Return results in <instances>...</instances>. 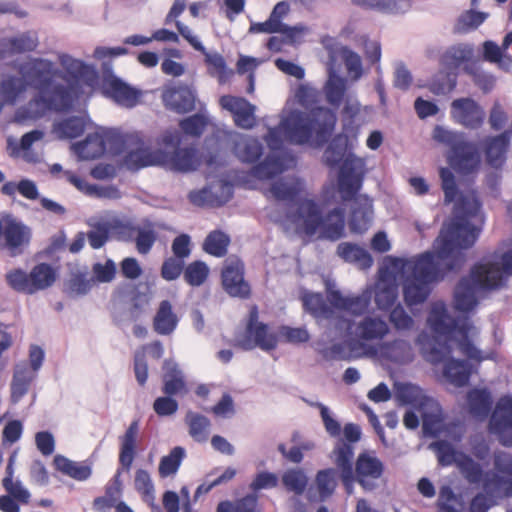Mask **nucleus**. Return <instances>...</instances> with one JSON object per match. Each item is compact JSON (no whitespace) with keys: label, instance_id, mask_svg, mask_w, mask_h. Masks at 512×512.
Here are the masks:
<instances>
[{"label":"nucleus","instance_id":"obj_35","mask_svg":"<svg viewBox=\"0 0 512 512\" xmlns=\"http://www.w3.org/2000/svg\"><path fill=\"white\" fill-rule=\"evenodd\" d=\"M389 332L386 321L378 317L366 316L356 327L357 336L366 341L381 340Z\"/></svg>","mask_w":512,"mask_h":512},{"label":"nucleus","instance_id":"obj_7","mask_svg":"<svg viewBox=\"0 0 512 512\" xmlns=\"http://www.w3.org/2000/svg\"><path fill=\"white\" fill-rule=\"evenodd\" d=\"M6 283L14 291L34 295L51 287L57 279V271L49 263H38L27 272L22 268H15L5 275Z\"/></svg>","mask_w":512,"mask_h":512},{"label":"nucleus","instance_id":"obj_52","mask_svg":"<svg viewBox=\"0 0 512 512\" xmlns=\"http://www.w3.org/2000/svg\"><path fill=\"white\" fill-rule=\"evenodd\" d=\"M230 237L222 230H213L203 242V250L209 255L223 257L227 254Z\"/></svg>","mask_w":512,"mask_h":512},{"label":"nucleus","instance_id":"obj_28","mask_svg":"<svg viewBox=\"0 0 512 512\" xmlns=\"http://www.w3.org/2000/svg\"><path fill=\"white\" fill-rule=\"evenodd\" d=\"M336 254L345 262L354 264L362 270H367L373 265L371 254L365 248L352 242H341L337 246Z\"/></svg>","mask_w":512,"mask_h":512},{"label":"nucleus","instance_id":"obj_34","mask_svg":"<svg viewBox=\"0 0 512 512\" xmlns=\"http://www.w3.org/2000/svg\"><path fill=\"white\" fill-rule=\"evenodd\" d=\"M420 349L423 357L431 364H439L443 362L447 355L451 353V347L448 342L438 337H427L422 339L419 337Z\"/></svg>","mask_w":512,"mask_h":512},{"label":"nucleus","instance_id":"obj_36","mask_svg":"<svg viewBox=\"0 0 512 512\" xmlns=\"http://www.w3.org/2000/svg\"><path fill=\"white\" fill-rule=\"evenodd\" d=\"M431 293L430 283L417 281L407 276L403 282V296L408 306H414L426 301Z\"/></svg>","mask_w":512,"mask_h":512},{"label":"nucleus","instance_id":"obj_31","mask_svg":"<svg viewBox=\"0 0 512 512\" xmlns=\"http://www.w3.org/2000/svg\"><path fill=\"white\" fill-rule=\"evenodd\" d=\"M37 373L30 370L26 363L17 364L11 382V402L18 403L28 392Z\"/></svg>","mask_w":512,"mask_h":512},{"label":"nucleus","instance_id":"obj_57","mask_svg":"<svg viewBox=\"0 0 512 512\" xmlns=\"http://www.w3.org/2000/svg\"><path fill=\"white\" fill-rule=\"evenodd\" d=\"M185 421L189 426L190 436L197 442H204L208 437V428L211 423L210 420L199 413L188 411Z\"/></svg>","mask_w":512,"mask_h":512},{"label":"nucleus","instance_id":"obj_17","mask_svg":"<svg viewBox=\"0 0 512 512\" xmlns=\"http://www.w3.org/2000/svg\"><path fill=\"white\" fill-rule=\"evenodd\" d=\"M448 161L457 173L467 176L479 169L481 158L476 145L464 140L449 154Z\"/></svg>","mask_w":512,"mask_h":512},{"label":"nucleus","instance_id":"obj_9","mask_svg":"<svg viewBox=\"0 0 512 512\" xmlns=\"http://www.w3.org/2000/svg\"><path fill=\"white\" fill-rule=\"evenodd\" d=\"M0 237L4 238V248L8 250L9 255L17 257L29 246L32 231L21 220L6 213L0 217Z\"/></svg>","mask_w":512,"mask_h":512},{"label":"nucleus","instance_id":"obj_64","mask_svg":"<svg viewBox=\"0 0 512 512\" xmlns=\"http://www.w3.org/2000/svg\"><path fill=\"white\" fill-rule=\"evenodd\" d=\"M488 17L487 13L475 11L473 9L465 11L457 19L454 25V31L457 33H466L479 27Z\"/></svg>","mask_w":512,"mask_h":512},{"label":"nucleus","instance_id":"obj_37","mask_svg":"<svg viewBox=\"0 0 512 512\" xmlns=\"http://www.w3.org/2000/svg\"><path fill=\"white\" fill-rule=\"evenodd\" d=\"M138 430V421H133L127 428L125 434L121 437L119 462L126 470L131 468L135 457Z\"/></svg>","mask_w":512,"mask_h":512},{"label":"nucleus","instance_id":"obj_27","mask_svg":"<svg viewBox=\"0 0 512 512\" xmlns=\"http://www.w3.org/2000/svg\"><path fill=\"white\" fill-rule=\"evenodd\" d=\"M379 351L382 358L397 364H408L414 358L410 342L404 339L382 342Z\"/></svg>","mask_w":512,"mask_h":512},{"label":"nucleus","instance_id":"obj_23","mask_svg":"<svg viewBox=\"0 0 512 512\" xmlns=\"http://www.w3.org/2000/svg\"><path fill=\"white\" fill-rule=\"evenodd\" d=\"M161 163L177 172H189L197 169V151L194 147H177L172 153L161 151Z\"/></svg>","mask_w":512,"mask_h":512},{"label":"nucleus","instance_id":"obj_19","mask_svg":"<svg viewBox=\"0 0 512 512\" xmlns=\"http://www.w3.org/2000/svg\"><path fill=\"white\" fill-rule=\"evenodd\" d=\"M221 106L232 113L236 126L251 129L256 124V107L243 97L224 95L220 98Z\"/></svg>","mask_w":512,"mask_h":512},{"label":"nucleus","instance_id":"obj_24","mask_svg":"<svg viewBox=\"0 0 512 512\" xmlns=\"http://www.w3.org/2000/svg\"><path fill=\"white\" fill-rule=\"evenodd\" d=\"M466 401L470 415L483 421L491 414L493 398L487 388H472L466 394Z\"/></svg>","mask_w":512,"mask_h":512},{"label":"nucleus","instance_id":"obj_6","mask_svg":"<svg viewBox=\"0 0 512 512\" xmlns=\"http://www.w3.org/2000/svg\"><path fill=\"white\" fill-rule=\"evenodd\" d=\"M399 397L404 403L417 407L422 418L424 437L436 438L445 429V417L437 400L423 394L418 388L406 385L399 391Z\"/></svg>","mask_w":512,"mask_h":512},{"label":"nucleus","instance_id":"obj_12","mask_svg":"<svg viewBox=\"0 0 512 512\" xmlns=\"http://www.w3.org/2000/svg\"><path fill=\"white\" fill-rule=\"evenodd\" d=\"M161 96L166 109L177 114H187L196 109L197 92L188 85H166Z\"/></svg>","mask_w":512,"mask_h":512},{"label":"nucleus","instance_id":"obj_15","mask_svg":"<svg viewBox=\"0 0 512 512\" xmlns=\"http://www.w3.org/2000/svg\"><path fill=\"white\" fill-rule=\"evenodd\" d=\"M224 291L233 298L248 299L251 296V286L244 278V264L236 260L226 265L221 272Z\"/></svg>","mask_w":512,"mask_h":512},{"label":"nucleus","instance_id":"obj_21","mask_svg":"<svg viewBox=\"0 0 512 512\" xmlns=\"http://www.w3.org/2000/svg\"><path fill=\"white\" fill-rule=\"evenodd\" d=\"M470 275L476 277L481 283L482 291L496 290L504 287L507 276L502 266L497 263L476 264L470 270Z\"/></svg>","mask_w":512,"mask_h":512},{"label":"nucleus","instance_id":"obj_45","mask_svg":"<svg viewBox=\"0 0 512 512\" xmlns=\"http://www.w3.org/2000/svg\"><path fill=\"white\" fill-rule=\"evenodd\" d=\"M27 87L22 76L8 75L0 83V96L4 103L14 105Z\"/></svg>","mask_w":512,"mask_h":512},{"label":"nucleus","instance_id":"obj_32","mask_svg":"<svg viewBox=\"0 0 512 512\" xmlns=\"http://www.w3.org/2000/svg\"><path fill=\"white\" fill-rule=\"evenodd\" d=\"M443 374L452 385L464 387L469 384L472 365L466 360L450 357L445 362Z\"/></svg>","mask_w":512,"mask_h":512},{"label":"nucleus","instance_id":"obj_49","mask_svg":"<svg viewBox=\"0 0 512 512\" xmlns=\"http://www.w3.org/2000/svg\"><path fill=\"white\" fill-rule=\"evenodd\" d=\"M284 171L282 159L277 155H267L265 159L253 166L252 175L259 180H268Z\"/></svg>","mask_w":512,"mask_h":512},{"label":"nucleus","instance_id":"obj_47","mask_svg":"<svg viewBox=\"0 0 512 512\" xmlns=\"http://www.w3.org/2000/svg\"><path fill=\"white\" fill-rule=\"evenodd\" d=\"M157 240V232L155 225L149 219H143L142 224L138 225L134 242L138 253L142 255L148 254Z\"/></svg>","mask_w":512,"mask_h":512},{"label":"nucleus","instance_id":"obj_14","mask_svg":"<svg viewBox=\"0 0 512 512\" xmlns=\"http://www.w3.org/2000/svg\"><path fill=\"white\" fill-rule=\"evenodd\" d=\"M130 288V306L127 309L113 306L112 319L119 327L137 322L147 311L150 303L149 296L141 292L137 286L126 285Z\"/></svg>","mask_w":512,"mask_h":512},{"label":"nucleus","instance_id":"obj_63","mask_svg":"<svg viewBox=\"0 0 512 512\" xmlns=\"http://www.w3.org/2000/svg\"><path fill=\"white\" fill-rule=\"evenodd\" d=\"M209 275V267L208 265L201 260H196L189 263L184 268V280L190 286L198 287L201 286Z\"/></svg>","mask_w":512,"mask_h":512},{"label":"nucleus","instance_id":"obj_3","mask_svg":"<svg viewBox=\"0 0 512 512\" xmlns=\"http://www.w3.org/2000/svg\"><path fill=\"white\" fill-rule=\"evenodd\" d=\"M336 123L333 109L315 106L308 111L291 110L281 121V127L290 144L305 145L314 141L317 146H323L329 141Z\"/></svg>","mask_w":512,"mask_h":512},{"label":"nucleus","instance_id":"obj_50","mask_svg":"<svg viewBox=\"0 0 512 512\" xmlns=\"http://www.w3.org/2000/svg\"><path fill=\"white\" fill-rule=\"evenodd\" d=\"M105 145V153L118 156L125 151L127 144L134 139L132 135H124L117 129H104L101 131Z\"/></svg>","mask_w":512,"mask_h":512},{"label":"nucleus","instance_id":"obj_44","mask_svg":"<svg viewBox=\"0 0 512 512\" xmlns=\"http://www.w3.org/2000/svg\"><path fill=\"white\" fill-rule=\"evenodd\" d=\"M346 91L347 80L335 73H331L325 83L324 93L326 101L335 108V112L345 100Z\"/></svg>","mask_w":512,"mask_h":512},{"label":"nucleus","instance_id":"obj_20","mask_svg":"<svg viewBox=\"0 0 512 512\" xmlns=\"http://www.w3.org/2000/svg\"><path fill=\"white\" fill-rule=\"evenodd\" d=\"M351 212L349 217V228L352 233H365L373 220V202L366 195L357 194L350 200Z\"/></svg>","mask_w":512,"mask_h":512},{"label":"nucleus","instance_id":"obj_18","mask_svg":"<svg viewBox=\"0 0 512 512\" xmlns=\"http://www.w3.org/2000/svg\"><path fill=\"white\" fill-rule=\"evenodd\" d=\"M480 281L470 275L462 277L455 286L453 304L455 310L469 314L478 305L477 293L481 292Z\"/></svg>","mask_w":512,"mask_h":512},{"label":"nucleus","instance_id":"obj_59","mask_svg":"<svg viewBox=\"0 0 512 512\" xmlns=\"http://www.w3.org/2000/svg\"><path fill=\"white\" fill-rule=\"evenodd\" d=\"M216 512H260L257 508V498L246 495L237 501L223 500L216 507Z\"/></svg>","mask_w":512,"mask_h":512},{"label":"nucleus","instance_id":"obj_61","mask_svg":"<svg viewBox=\"0 0 512 512\" xmlns=\"http://www.w3.org/2000/svg\"><path fill=\"white\" fill-rule=\"evenodd\" d=\"M282 484L288 492L302 495L308 484V477L301 469H289L282 475Z\"/></svg>","mask_w":512,"mask_h":512},{"label":"nucleus","instance_id":"obj_55","mask_svg":"<svg viewBox=\"0 0 512 512\" xmlns=\"http://www.w3.org/2000/svg\"><path fill=\"white\" fill-rule=\"evenodd\" d=\"M205 57V63L208 65V72L211 76H217L220 84H224L233 71L227 68L224 57L218 52L210 53L205 48L204 52H201Z\"/></svg>","mask_w":512,"mask_h":512},{"label":"nucleus","instance_id":"obj_38","mask_svg":"<svg viewBox=\"0 0 512 512\" xmlns=\"http://www.w3.org/2000/svg\"><path fill=\"white\" fill-rule=\"evenodd\" d=\"M431 329L438 335L450 337L455 329V318L447 311L444 305L435 306L428 316Z\"/></svg>","mask_w":512,"mask_h":512},{"label":"nucleus","instance_id":"obj_13","mask_svg":"<svg viewBox=\"0 0 512 512\" xmlns=\"http://www.w3.org/2000/svg\"><path fill=\"white\" fill-rule=\"evenodd\" d=\"M451 118L467 129L477 130L485 121L484 109L472 98H458L452 101Z\"/></svg>","mask_w":512,"mask_h":512},{"label":"nucleus","instance_id":"obj_5","mask_svg":"<svg viewBox=\"0 0 512 512\" xmlns=\"http://www.w3.org/2000/svg\"><path fill=\"white\" fill-rule=\"evenodd\" d=\"M288 218L293 222L303 220L305 232L309 236L319 231V238L336 241L345 235V210L342 207H335L323 217L314 200L304 199L299 202L296 212L289 214Z\"/></svg>","mask_w":512,"mask_h":512},{"label":"nucleus","instance_id":"obj_41","mask_svg":"<svg viewBox=\"0 0 512 512\" xmlns=\"http://www.w3.org/2000/svg\"><path fill=\"white\" fill-rule=\"evenodd\" d=\"M234 153L244 163H255L263 154V145L257 138L245 137L236 141Z\"/></svg>","mask_w":512,"mask_h":512},{"label":"nucleus","instance_id":"obj_56","mask_svg":"<svg viewBox=\"0 0 512 512\" xmlns=\"http://www.w3.org/2000/svg\"><path fill=\"white\" fill-rule=\"evenodd\" d=\"M94 279L88 277L87 271L73 272L66 283V293L69 296H83L90 292Z\"/></svg>","mask_w":512,"mask_h":512},{"label":"nucleus","instance_id":"obj_40","mask_svg":"<svg viewBox=\"0 0 512 512\" xmlns=\"http://www.w3.org/2000/svg\"><path fill=\"white\" fill-rule=\"evenodd\" d=\"M107 91L117 103L128 107L134 106L140 96L138 90L119 78H114L107 83Z\"/></svg>","mask_w":512,"mask_h":512},{"label":"nucleus","instance_id":"obj_8","mask_svg":"<svg viewBox=\"0 0 512 512\" xmlns=\"http://www.w3.org/2000/svg\"><path fill=\"white\" fill-rule=\"evenodd\" d=\"M258 309L254 306L249 312V319L245 333L236 337L234 345L244 351L259 347L264 351H271L277 347L278 337L269 333L267 324L258 321Z\"/></svg>","mask_w":512,"mask_h":512},{"label":"nucleus","instance_id":"obj_39","mask_svg":"<svg viewBox=\"0 0 512 512\" xmlns=\"http://www.w3.org/2000/svg\"><path fill=\"white\" fill-rule=\"evenodd\" d=\"M360 110V102L351 95H347L344 100L343 109L341 111L343 131L348 133L352 138L355 139V141H357L358 135L360 133V126L355 123V119L359 115Z\"/></svg>","mask_w":512,"mask_h":512},{"label":"nucleus","instance_id":"obj_22","mask_svg":"<svg viewBox=\"0 0 512 512\" xmlns=\"http://www.w3.org/2000/svg\"><path fill=\"white\" fill-rule=\"evenodd\" d=\"M58 60L65 71L63 72L65 84L75 83L81 87L79 84L81 80L88 81L96 76V71L92 66L82 60L73 58L69 54H60Z\"/></svg>","mask_w":512,"mask_h":512},{"label":"nucleus","instance_id":"obj_11","mask_svg":"<svg viewBox=\"0 0 512 512\" xmlns=\"http://www.w3.org/2000/svg\"><path fill=\"white\" fill-rule=\"evenodd\" d=\"M512 129H506L497 135H488L481 142L486 164L494 170H502L511 148Z\"/></svg>","mask_w":512,"mask_h":512},{"label":"nucleus","instance_id":"obj_54","mask_svg":"<svg viewBox=\"0 0 512 512\" xmlns=\"http://www.w3.org/2000/svg\"><path fill=\"white\" fill-rule=\"evenodd\" d=\"M304 310L315 318H330L332 309L320 293H305L302 296Z\"/></svg>","mask_w":512,"mask_h":512},{"label":"nucleus","instance_id":"obj_26","mask_svg":"<svg viewBox=\"0 0 512 512\" xmlns=\"http://www.w3.org/2000/svg\"><path fill=\"white\" fill-rule=\"evenodd\" d=\"M162 392L168 396H176L187 392L185 376L178 364L172 360H165L163 364Z\"/></svg>","mask_w":512,"mask_h":512},{"label":"nucleus","instance_id":"obj_30","mask_svg":"<svg viewBox=\"0 0 512 512\" xmlns=\"http://www.w3.org/2000/svg\"><path fill=\"white\" fill-rule=\"evenodd\" d=\"M55 469L77 481H86L92 475V465L87 461L76 462L61 454L53 459Z\"/></svg>","mask_w":512,"mask_h":512},{"label":"nucleus","instance_id":"obj_53","mask_svg":"<svg viewBox=\"0 0 512 512\" xmlns=\"http://www.w3.org/2000/svg\"><path fill=\"white\" fill-rule=\"evenodd\" d=\"M315 484L321 501L330 498L337 487V470L326 468L319 470L315 476Z\"/></svg>","mask_w":512,"mask_h":512},{"label":"nucleus","instance_id":"obj_16","mask_svg":"<svg viewBox=\"0 0 512 512\" xmlns=\"http://www.w3.org/2000/svg\"><path fill=\"white\" fill-rule=\"evenodd\" d=\"M384 469V464L379 458L362 452L356 459L354 474L365 491H373L377 487L375 480L382 477Z\"/></svg>","mask_w":512,"mask_h":512},{"label":"nucleus","instance_id":"obj_42","mask_svg":"<svg viewBox=\"0 0 512 512\" xmlns=\"http://www.w3.org/2000/svg\"><path fill=\"white\" fill-rule=\"evenodd\" d=\"M474 54V50L470 45H455L447 49L441 56L440 62L442 66L456 72L462 63L469 62Z\"/></svg>","mask_w":512,"mask_h":512},{"label":"nucleus","instance_id":"obj_1","mask_svg":"<svg viewBox=\"0 0 512 512\" xmlns=\"http://www.w3.org/2000/svg\"><path fill=\"white\" fill-rule=\"evenodd\" d=\"M481 202L474 196H461L455 203L453 217L443 227L433 243V250L413 259L387 257L390 266L403 274L409 273L417 281L427 283L443 280L449 273L459 272L466 262L464 250L477 241L481 227L473 221L483 222Z\"/></svg>","mask_w":512,"mask_h":512},{"label":"nucleus","instance_id":"obj_58","mask_svg":"<svg viewBox=\"0 0 512 512\" xmlns=\"http://www.w3.org/2000/svg\"><path fill=\"white\" fill-rule=\"evenodd\" d=\"M186 456V451L181 446H176L169 452L168 455L163 456L159 463V475L162 478L174 475L177 473L183 459Z\"/></svg>","mask_w":512,"mask_h":512},{"label":"nucleus","instance_id":"obj_25","mask_svg":"<svg viewBox=\"0 0 512 512\" xmlns=\"http://www.w3.org/2000/svg\"><path fill=\"white\" fill-rule=\"evenodd\" d=\"M137 146L130 150L124 157L125 166L131 171L161 163V151L152 152L144 146L142 139L136 137Z\"/></svg>","mask_w":512,"mask_h":512},{"label":"nucleus","instance_id":"obj_33","mask_svg":"<svg viewBox=\"0 0 512 512\" xmlns=\"http://www.w3.org/2000/svg\"><path fill=\"white\" fill-rule=\"evenodd\" d=\"M72 149L80 159L94 160L105 154V145L101 131L89 133L82 141L72 145Z\"/></svg>","mask_w":512,"mask_h":512},{"label":"nucleus","instance_id":"obj_46","mask_svg":"<svg viewBox=\"0 0 512 512\" xmlns=\"http://www.w3.org/2000/svg\"><path fill=\"white\" fill-rule=\"evenodd\" d=\"M359 344L356 340H351L348 342L349 351L347 347L343 343H334L332 345H327L326 343H318L316 347V352L321 355V357L325 361H340L346 360L349 361L351 359L350 351H353L356 346Z\"/></svg>","mask_w":512,"mask_h":512},{"label":"nucleus","instance_id":"obj_51","mask_svg":"<svg viewBox=\"0 0 512 512\" xmlns=\"http://www.w3.org/2000/svg\"><path fill=\"white\" fill-rule=\"evenodd\" d=\"M85 126L83 118L71 116L55 123L53 126V132L59 139H74L83 134Z\"/></svg>","mask_w":512,"mask_h":512},{"label":"nucleus","instance_id":"obj_10","mask_svg":"<svg viewBox=\"0 0 512 512\" xmlns=\"http://www.w3.org/2000/svg\"><path fill=\"white\" fill-rule=\"evenodd\" d=\"M488 430L504 447H512V397H501L491 414Z\"/></svg>","mask_w":512,"mask_h":512},{"label":"nucleus","instance_id":"obj_60","mask_svg":"<svg viewBox=\"0 0 512 512\" xmlns=\"http://www.w3.org/2000/svg\"><path fill=\"white\" fill-rule=\"evenodd\" d=\"M457 85V72L437 73L429 83V90L435 95H445L452 92Z\"/></svg>","mask_w":512,"mask_h":512},{"label":"nucleus","instance_id":"obj_4","mask_svg":"<svg viewBox=\"0 0 512 512\" xmlns=\"http://www.w3.org/2000/svg\"><path fill=\"white\" fill-rule=\"evenodd\" d=\"M357 143L348 133L336 134L323 153L324 163L335 168L339 166L338 190L343 201L351 200L362 188L365 161L353 153Z\"/></svg>","mask_w":512,"mask_h":512},{"label":"nucleus","instance_id":"obj_62","mask_svg":"<svg viewBox=\"0 0 512 512\" xmlns=\"http://www.w3.org/2000/svg\"><path fill=\"white\" fill-rule=\"evenodd\" d=\"M457 465L463 477L470 484H479L484 476L482 466L473 460L472 457L466 454H461L460 459L457 460Z\"/></svg>","mask_w":512,"mask_h":512},{"label":"nucleus","instance_id":"obj_2","mask_svg":"<svg viewBox=\"0 0 512 512\" xmlns=\"http://www.w3.org/2000/svg\"><path fill=\"white\" fill-rule=\"evenodd\" d=\"M28 87L37 93L15 111V120L25 123L43 118L48 112H66L72 109L82 93V87L75 83L64 84L63 72L51 60L31 58L18 67Z\"/></svg>","mask_w":512,"mask_h":512},{"label":"nucleus","instance_id":"obj_43","mask_svg":"<svg viewBox=\"0 0 512 512\" xmlns=\"http://www.w3.org/2000/svg\"><path fill=\"white\" fill-rule=\"evenodd\" d=\"M8 57L34 51L38 46L35 33L27 31L13 37H4Z\"/></svg>","mask_w":512,"mask_h":512},{"label":"nucleus","instance_id":"obj_29","mask_svg":"<svg viewBox=\"0 0 512 512\" xmlns=\"http://www.w3.org/2000/svg\"><path fill=\"white\" fill-rule=\"evenodd\" d=\"M179 318L169 300H162L153 318V330L162 336L171 335L177 328Z\"/></svg>","mask_w":512,"mask_h":512},{"label":"nucleus","instance_id":"obj_48","mask_svg":"<svg viewBox=\"0 0 512 512\" xmlns=\"http://www.w3.org/2000/svg\"><path fill=\"white\" fill-rule=\"evenodd\" d=\"M358 6L376 9L378 11L399 14L405 13L411 7L410 0H352Z\"/></svg>","mask_w":512,"mask_h":512}]
</instances>
